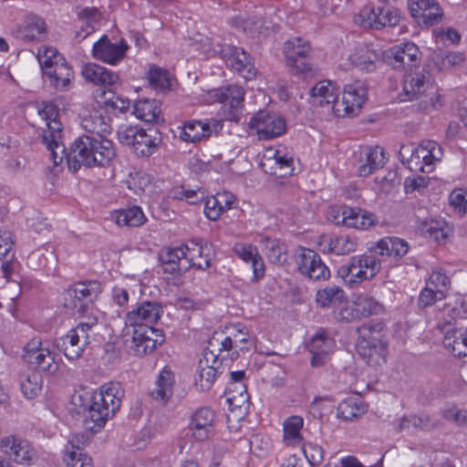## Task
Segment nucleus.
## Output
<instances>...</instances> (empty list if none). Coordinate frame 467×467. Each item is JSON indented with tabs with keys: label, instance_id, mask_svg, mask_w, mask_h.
<instances>
[{
	"label": "nucleus",
	"instance_id": "nucleus-1",
	"mask_svg": "<svg viewBox=\"0 0 467 467\" xmlns=\"http://www.w3.org/2000/svg\"><path fill=\"white\" fill-rule=\"evenodd\" d=\"M123 394L119 383L109 382L96 389L83 388L75 391L71 402L78 413H83L86 429L98 432L119 410Z\"/></svg>",
	"mask_w": 467,
	"mask_h": 467
},
{
	"label": "nucleus",
	"instance_id": "nucleus-2",
	"mask_svg": "<svg viewBox=\"0 0 467 467\" xmlns=\"http://www.w3.org/2000/svg\"><path fill=\"white\" fill-rule=\"evenodd\" d=\"M116 157L112 140L104 136L85 135L75 140L68 160L69 168L76 171L81 166L105 168Z\"/></svg>",
	"mask_w": 467,
	"mask_h": 467
},
{
	"label": "nucleus",
	"instance_id": "nucleus-3",
	"mask_svg": "<svg viewBox=\"0 0 467 467\" xmlns=\"http://www.w3.org/2000/svg\"><path fill=\"white\" fill-rule=\"evenodd\" d=\"M249 329L241 322L228 323L223 329L215 330L206 341V363L209 362L211 355L213 365L210 370L214 375L213 365L218 360H223L230 356V351L234 350L238 355L239 350L246 348L245 344L248 342Z\"/></svg>",
	"mask_w": 467,
	"mask_h": 467
},
{
	"label": "nucleus",
	"instance_id": "nucleus-4",
	"mask_svg": "<svg viewBox=\"0 0 467 467\" xmlns=\"http://www.w3.org/2000/svg\"><path fill=\"white\" fill-rule=\"evenodd\" d=\"M36 109L38 116L45 122L42 131L43 143L49 151L54 164L57 165L62 162L66 153L59 109L50 101L39 103Z\"/></svg>",
	"mask_w": 467,
	"mask_h": 467
},
{
	"label": "nucleus",
	"instance_id": "nucleus-5",
	"mask_svg": "<svg viewBox=\"0 0 467 467\" xmlns=\"http://www.w3.org/2000/svg\"><path fill=\"white\" fill-rule=\"evenodd\" d=\"M401 162L411 171L431 173L443 158V149L435 140H424L417 147L403 145L399 151Z\"/></svg>",
	"mask_w": 467,
	"mask_h": 467
},
{
	"label": "nucleus",
	"instance_id": "nucleus-6",
	"mask_svg": "<svg viewBox=\"0 0 467 467\" xmlns=\"http://www.w3.org/2000/svg\"><path fill=\"white\" fill-rule=\"evenodd\" d=\"M38 63L51 85L58 90H67L75 78L74 71L65 57L52 47L42 46L38 49Z\"/></svg>",
	"mask_w": 467,
	"mask_h": 467
},
{
	"label": "nucleus",
	"instance_id": "nucleus-7",
	"mask_svg": "<svg viewBox=\"0 0 467 467\" xmlns=\"http://www.w3.org/2000/svg\"><path fill=\"white\" fill-rule=\"evenodd\" d=\"M244 99L245 90L238 84H228L206 90V104H221L219 113L227 121L239 122Z\"/></svg>",
	"mask_w": 467,
	"mask_h": 467
},
{
	"label": "nucleus",
	"instance_id": "nucleus-8",
	"mask_svg": "<svg viewBox=\"0 0 467 467\" xmlns=\"http://www.w3.org/2000/svg\"><path fill=\"white\" fill-rule=\"evenodd\" d=\"M381 269V261L376 254L364 253L353 255L337 268V275L348 285H358L373 279Z\"/></svg>",
	"mask_w": 467,
	"mask_h": 467
},
{
	"label": "nucleus",
	"instance_id": "nucleus-9",
	"mask_svg": "<svg viewBox=\"0 0 467 467\" xmlns=\"http://www.w3.org/2000/svg\"><path fill=\"white\" fill-rule=\"evenodd\" d=\"M283 53L286 65L297 76L313 77L317 68L312 62L313 47L309 41L296 36L286 40Z\"/></svg>",
	"mask_w": 467,
	"mask_h": 467
},
{
	"label": "nucleus",
	"instance_id": "nucleus-10",
	"mask_svg": "<svg viewBox=\"0 0 467 467\" xmlns=\"http://www.w3.org/2000/svg\"><path fill=\"white\" fill-rule=\"evenodd\" d=\"M368 99V88L360 80L343 87L341 99L333 106V115L341 119L357 117Z\"/></svg>",
	"mask_w": 467,
	"mask_h": 467
},
{
	"label": "nucleus",
	"instance_id": "nucleus-11",
	"mask_svg": "<svg viewBox=\"0 0 467 467\" xmlns=\"http://www.w3.org/2000/svg\"><path fill=\"white\" fill-rule=\"evenodd\" d=\"M51 346L47 339L34 337L24 347L23 359L44 372L55 374L58 369V360Z\"/></svg>",
	"mask_w": 467,
	"mask_h": 467
},
{
	"label": "nucleus",
	"instance_id": "nucleus-12",
	"mask_svg": "<svg viewBox=\"0 0 467 467\" xmlns=\"http://www.w3.org/2000/svg\"><path fill=\"white\" fill-rule=\"evenodd\" d=\"M451 278L442 268H434L425 280L424 287L420 291L418 306L427 308L442 301L451 289Z\"/></svg>",
	"mask_w": 467,
	"mask_h": 467
},
{
	"label": "nucleus",
	"instance_id": "nucleus-13",
	"mask_svg": "<svg viewBox=\"0 0 467 467\" xmlns=\"http://www.w3.org/2000/svg\"><path fill=\"white\" fill-rule=\"evenodd\" d=\"M400 17V13L396 8L368 4L360 9L355 22L362 27L381 29L386 26H396Z\"/></svg>",
	"mask_w": 467,
	"mask_h": 467
},
{
	"label": "nucleus",
	"instance_id": "nucleus-14",
	"mask_svg": "<svg viewBox=\"0 0 467 467\" xmlns=\"http://www.w3.org/2000/svg\"><path fill=\"white\" fill-rule=\"evenodd\" d=\"M248 130L251 134H255L259 140H273L285 132L286 122L280 116L260 110L250 118Z\"/></svg>",
	"mask_w": 467,
	"mask_h": 467
},
{
	"label": "nucleus",
	"instance_id": "nucleus-15",
	"mask_svg": "<svg viewBox=\"0 0 467 467\" xmlns=\"http://www.w3.org/2000/svg\"><path fill=\"white\" fill-rule=\"evenodd\" d=\"M219 53L226 66L246 81L253 80L257 76L254 58L243 47L235 46L221 47Z\"/></svg>",
	"mask_w": 467,
	"mask_h": 467
},
{
	"label": "nucleus",
	"instance_id": "nucleus-16",
	"mask_svg": "<svg viewBox=\"0 0 467 467\" xmlns=\"http://www.w3.org/2000/svg\"><path fill=\"white\" fill-rule=\"evenodd\" d=\"M260 166L265 173L283 178L293 173L294 160L285 147H269L264 150Z\"/></svg>",
	"mask_w": 467,
	"mask_h": 467
},
{
	"label": "nucleus",
	"instance_id": "nucleus-17",
	"mask_svg": "<svg viewBox=\"0 0 467 467\" xmlns=\"http://www.w3.org/2000/svg\"><path fill=\"white\" fill-rule=\"evenodd\" d=\"M385 58L393 68L411 70L420 66L421 52L417 45L408 41L389 47L385 52Z\"/></svg>",
	"mask_w": 467,
	"mask_h": 467
},
{
	"label": "nucleus",
	"instance_id": "nucleus-18",
	"mask_svg": "<svg viewBox=\"0 0 467 467\" xmlns=\"http://www.w3.org/2000/svg\"><path fill=\"white\" fill-rule=\"evenodd\" d=\"M129 45L126 40L109 39L102 36L92 47L93 57L110 66H117L125 57Z\"/></svg>",
	"mask_w": 467,
	"mask_h": 467
},
{
	"label": "nucleus",
	"instance_id": "nucleus-19",
	"mask_svg": "<svg viewBox=\"0 0 467 467\" xmlns=\"http://www.w3.org/2000/svg\"><path fill=\"white\" fill-rule=\"evenodd\" d=\"M384 328L382 321H370L357 329V347L364 356H372L377 349L386 350V344L381 340V332Z\"/></svg>",
	"mask_w": 467,
	"mask_h": 467
},
{
	"label": "nucleus",
	"instance_id": "nucleus-20",
	"mask_svg": "<svg viewBox=\"0 0 467 467\" xmlns=\"http://www.w3.org/2000/svg\"><path fill=\"white\" fill-rule=\"evenodd\" d=\"M410 16L420 26L438 24L442 16V8L436 0H408Z\"/></svg>",
	"mask_w": 467,
	"mask_h": 467
},
{
	"label": "nucleus",
	"instance_id": "nucleus-21",
	"mask_svg": "<svg viewBox=\"0 0 467 467\" xmlns=\"http://www.w3.org/2000/svg\"><path fill=\"white\" fill-rule=\"evenodd\" d=\"M127 185L130 191L140 196L144 202L152 204L159 201L161 187L144 171L131 172L127 180Z\"/></svg>",
	"mask_w": 467,
	"mask_h": 467
},
{
	"label": "nucleus",
	"instance_id": "nucleus-22",
	"mask_svg": "<svg viewBox=\"0 0 467 467\" xmlns=\"http://www.w3.org/2000/svg\"><path fill=\"white\" fill-rule=\"evenodd\" d=\"M337 347L336 340L324 328H319L310 338L307 349L311 353V366H323Z\"/></svg>",
	"mask_w": 467,
	"mask_h": 467
},
{
	"label": "nucleus",
	"instance_id": "nucleus-23",
	"mask_svg": "<svg viewBox=\"0 0 467 467\" xmlns=\"http://www.w3.org/2000/svg\"><path fill=\"white\" fill-rule=\"evenodd\" d=\"M86 439L83 434L72 433L62 452V462L66 467H93L91 457L82 448Z\"/></svg>",
	"mask_w": 467,
	"mask_h": 467
},
{
	"label": "nucleus",
	"instance_id": "nucleus-24",
	"mask_svg": "<svg viewBox=\"0 0 467 467\" xmlns=\"http://www.w3.org/2000/svg\"><path fill=\"white\" fill-rule=\"evenodd\" d=\"M165 340L161 329L153 327L136 328L132 335V349L138 356H144L153 352L158 346Z\"/></svg>",
	"mask_w": 467,
	"mask_h": 467
},
{
	"label": "nucleus",
	"instance_id": "nucleus-25",
	"mask_svg": "<svg viewBox=\"0 0 467 467\" xmlns=\"http://www.w3.org/2000/svg\"><path fill=\"white\" fill-rule=\"evenodd\" d=\"M0 450L18 464H31L36 456L28 441L14 435L1 438Z\"/></svg>",
	"mask_w": 467,
	"mask_h": 467
},
{
	"label": "nucleus",
	"instance_id": "nucleus-26",
	"mask_svg": "<svg viewBox=\"0 0 467 467\" xmlns=\"http://www.w3.org/2000/svg\"><path fill=\"white\" fill-rule=\"evenodd\" d=\"M300 273L316 281H325L330 277L329 268L323 263L318 254L311 249H304L299 256Z\"/></svg>",
	"mask_w": 467,
	"mask_h": 467
},
{
	"label": "nucleus",
	"instance_id": "nucleus-27",
	"mask_svg": "<svg viewBox=\"0 0 467 467\" xmlns=\"http://www.w3.org/2000/svg\"><path fill=\"white\" fill-rule=\"evenodd\" d=\"M309 95L312 106L327 108L333 112V106L338 102L339 88L335 81L323 79L315 84Z\"/></svg>",
	"mask_w": 467,
	"mask_h": 467
},
{
	"label": "nucleus",
	"instance_id": "nucleus-28",
	"mask_svg": "<svg viewBox=\"0 0 467 467\" xmlns=\"http://www.w3.org/2000/svg\"><path fill=\"white\" fill-rule=\"evenodd\" d=\"M234 256L244 264L250 265L253 270V281H258L265 276V262L255 245L249 243L237 242L232 247Z\"/></svg>",
	"mask_w": 467,
	"mask_h": 467
},
{
	"label": "nucleus",
	"instance_id": "nucleus-29",
	"mask_svg": "<svg viewBox=\"0 0 467 467\" xmlns=\"http://www.w3.org/2000/svg\"><path fill=\"white\" fill-rule=\"evenodd\" d=\"M81 76L87 82L109 88H116L120 81L116 72L93 62L82 65Z\"/></svg>",
	"mask_w": 467,
	"mask_h": 467
},
{
	"label": "nucleus",
	"instance_id": "nucleus-30",
	"mask_svg": "<svg viewBox=\"0 0 467 467\" xmlns=\"http://www.w3.org/2000/svg\"><path fill=\"white\" fill-rule=\"evenodd\" d=\"M161 317L159 305L151 302H143L135 309L129 311L126 315L125 324L134 329L144 327H152Z\"/></svg>",
	"mask_w": 467,
	"mask_h": 467
},
{
	"label": "nucleus",
	"instance_id": "nucleus-31",
	"mask_svg": "<svg viewBox=\"0 0 467 467\" xmlns=\"http://www.w3.org/2000/svg\"><path fill=\"white\" fill-rule=\"evenodd\" d=\"M101 292L100 284L97 281L80 282L72 285L67 291V296L72 298V307L78 308L79 312H84L88 303H92Z\"/></svg>",
	"mask_w": 467,
	"mask_h": 467
},
{
	"label": "nucleus",
	"instance_id": "nucleus-32",
	"mask_svg": "<svg viewBox=\"0 0 467 467\" xmlns=\"http://www.w3.org/2000/svg\"><path fill=\"white\" fill-rule=\"evenodd\" d=\"M386 161L384 150L379 146H366L359 153L358 174L367 177L381 169Z\"/></svg>",
	"mask_w": 467,
	"mask_h": 467
},
{
	"label": "nucleus",
	"instance_id": "nucleus-33",
	"mask_svg": "<svg viewBox=\"0 0 467 467\" xmlns=\"http://www.w3.org/2000/svg\"><path fill=\"white\" fill-rule=\"evenodd\" d=\"M223 394L229 410L233 413L236 412L239 419L243 418L250 407V397L246 384L237 383L235 386L228 384Z\"/></svg>",
	"mask_w": 467,
	"mask_h": 467
},
{
	"label": "nucleus",
	"instance_id": "nucleus-34",
	"mask_svg": "<svg viewBox=\"0 0 467 467\" xmlns=\"http://www.w3.org/2000/svg\"><path fill=\"white\" fill-rule=\"evenodd\" d=\"M176 382L174 371L169 366H164L158 373L150 395L157 401L166 403L173 395Z\"/></svg>",
	"mask_w": 467,
	"mask_h": 467
},
{
	"label": "nucleus",
	"instance_id": "nucleus-35",
	"mask_svg": "<svg viewBox=\"0 0 467 467\" xmlns=\"http://www.w3.org/2000/svg\"><path fill=\"white\" fill-rule=\"evenodd\" d=\"M85 109L81 117L82 127L98 136H104L111 131V120L102 113V109Z\"/></svg>",
	"mask_w": 467,
	"mask_h": 467
},
{
	"label": "nucleus",
	"instance_id": "nucleus-36",
	"mask_svg": "<svg viewBox=\"0 0 467 467\" xmlns=\"http://www.w3.org/2000/svg\"><path fill=\"white\" fill-rule=\"evenodd\" d=\"M236 201L235 195L229 191L218 192L206 198V218L217 220L224 212L234 208Z\"/></svg>",
	"mask_w": 467,
	"mask_h": 467
},
{
	"label": "nucleus",
	"instance_id": "nucleus-37",
	"mask_svg": "<svg viewBox=\"0 0 467 467\" xmlns=\"http://www.w3.org/2000/svg\"><path fill=\"white\" fill-rule=\"evenodd\" d=\"M408 251V243L403 239L393 236L383 237L369 248L370 253L389 258H401Z\"/></svg>",
	"mask_w": 467,
	"mask_h": 467
},
{
	"label": "nucleus",
	"instance_id": "nucleus-38",
	"mask_svg": "<svg viewBox=\"0 0 467 467\" xmlns=\"http://www.w3.org/2000/svg\"><path fill=\"white\" fill-rule=\"evenodd\" d=\"M93 99L98 107L113 113H126L130 107V99L117 96L109 89H97L93 92Z\"/></svg>",
	"mask_w": 467,
	"mask_h": 467
},
{
	"label": "nucleus",
	"instance_id": "nucleus-39",
	"mask_svg": "<svg viewBox=\"0 0 467 467\" xmlns=\"http://www.w3.org/2000/svg\"><path fill=\"white\" fill-rule=\"evenodd\" d=\"M109 219L119 226L140 227L147 222V217L138 205L114 210L109 214Z\"/></svg>",
	"mask_w": 467,
	"mask_h": 467
},
{
	"label": "nucleus",
	"instance_id": "nucleus-40",
	"mask_svg": "<svg viewBox=\"0 0 467 467\" xmlns=\"http://www.w3.org/2000/svg\"><path fill=\"white\" fill-rule=\"evenodd\" d=\"M77 328L70 329L66 335L56 339L55 345L68 360L78 359L83 352V345L80 343Z\"/></svg>",
	"mask_w": 467,
	"mask_h": 467
},
{
	"label": "nucleus",
	"instance_id": "nucleus-41",
	"mask_svg": "<svg viewBox=\"0 0 467 467\" xmlns=\"http://www.w3.org/2000/svg\"><path fill=\"white\" fill-rule=\"evenodd\" d=\"M304 419L299 415H292L283 422V442L285 446L296 448L303 444L304 438L301 431Z\"/></svg>",
	"mask_w": 467,
	"mask_h": 467
},
{
	"label": "nucleus",
	"instance_id": "nucleus-42",
	"mask_svg": "<svg viewBox=\"0 0 467 467\" xmlns=\"http://www.w3.org/2000/svg\"><path fill=\"white\" fill-rule=\"evenodd\" d=\"M465 61V55L459 51H438L431 58V67L439 72H449L453 68L462 67Z\"/></svg>",
	"mask_w": 467,
	"mask_h": 467
},
{
	"label": "nucleus",
	"instance_id": "nucleus-43",
	"mask_svg": "<svg viewBox=\"0 0 467 467\" xmlns=\"http://www.w3.org/2000/svg\"><path fill=\"white\" fill-rule=\"evenodd\" d=\"M348 59L359 70L370 72L374 71L377 67L379 54L368 46L362 45L355 47Z\"/></svg>",
	"mask_w": 467,
	"mask_h": 467
},
{
	"label": "nucleus",
	"instance_id": "nucleus-44",
	"mask_svg": "<svg viewBox=\"0 0 467 467\" xmlns=\"http://www.w3.org/2000/svg\"><path fill=\"white\" fill-rule=\"evenodd\" d=\"M418 231L425 238L441 243L449 237L451 229L445 220L428 219L420 223Z\"/></svg>",
	"mask_w": 467,
	"mask_h": 467
},
{
	"label": "nucleus",
	"instance_id": "nucleus-45",
	"mask_svg": "<svg viewBox=\"0 0 467 467\" xmlns=\"http://www.w3.org/2000/svg\"><path fill=\"white\" fill-rule=\"evenodd\" d=\"M100 13L95 7H85L78 13L76 37L78 40L86 38L99 26Z\"/></svg>",
	"mask_w": 467,
	"mask_h": 467
},
{
	"label": "nucleus",
	"instance_id": "nucleus-46",
	"mask_svg": "<svg viewBox=\"0 0 467 467\" xmlns=\"http://www.w3.org/2000/svg\"><path fill=\"white\" fill-rule=\"evenodd\" d=\"M149 85L156 91L171 90L176 84L174 76L167 69L151 65L147 72Z\"/></svg>",
	"mask_w": 467,
	"mask_h": 467
},
{
	"label": "nucleus",
	"instance_id": "nucleus-47",
	"mask_svg": "<svg viewBox=\"0 0 467 467\" xmlns=\"http://www.w3.org/2000/svg\"><path fill=\"white\" fill-rule=\"evenodd\" d=\"M445 348L455 357L467 356V327L447 331L443 338Z\"/></svg>",
	"mask_w": 467,
	"mask_h": 467
},
{
	"label": "nucleus",
	"instance_id": "nucleus-48",
	"mask_svg": "<svg viewBox=\"0 0 467 467\" xmlns=\"http://www.w3.org/2000/svg\"><path fill=\"white\" fill-rule=\"evenodd\" d=\"M377 222L375 214L363 211L360 208L349 207L347 210L344 225L358 230H367L375 225Z\"/></svg>",
	"mask_w": 467,
	"mask_h": 467
},
{
	"label": "nucleus",
	"instance_id": "nucleus-49",
	"mask_svg": "<svg viewBox=\"0 0 467 467\" xmlns=\"http://www.w3.org/2000/svg\"><path fill=\"white\" fill-rule=\"evenodd\" d=\"M133 114L144 122H155L161 115L160 102L153 99H139L133 105Z\"/></svg>",
	"mask_w": 467,
	"mask_h": 467
},
{
	"label": "nucleus",
	"instance_id": "nucleus-50",
	"mask_svg": "<svg viewBox=\"0 0 467 467\" xmlns=\"http://www.w3.org/2000/svg\"><path fill=\"white\" fill-rule=\"evenodd\" d=\"M368 411V405L360 398H347L337 406V417L344 420L358 419Z\"/></svg>",
	"mask_w": 467,
	"mask_h": 467
},
{
	"label": "nucleus",
	"instance_id": "nucleus-51",
	"mask_svg": "<svg viewBox=\"0 0 467 467\" xmlns=\"http://www.w3.org/2000/svg\"><path fill=\"white\" fill-rule=\"evenodd\" d=\"M161 142L160 133L154 129H149L141 131L135 147V154L139 156H150L159 148Z\"/></svg>",
	"mask_w": 467,
	"mask_h": 467
},
{
	"label": "nucleus",
	"instance_id": "nucleus-52",
	"mask_svg": "<svg viewBox=\"0 0 467 467\" xmlns=\"http://www.w3.org/2000/svg\"><path fill=\"white\" fill-rule=\"evenodd\" d=\"M425 75L420 72L407 74L403 80L402 93L400 95L401 101H411L424 89Z\"/></svg>",
	"mask_w": 467,
	"mask_h": 467
},
{
	"label": "nucleus",
	"instance_id": "nucleus-53",
	"mask_svg": "<svg viewBox=\"0 0 467 467\" xmlns=\"http://www.w3.org/2000/svg\"><path fill=\"white\" fill-rule=\"evenodd\" d=\"M264 253L269 262L273 264L282 263L285 261L287 252L286 244L280 239L270 236H264L259 241Z\"/></svg>",
	"mask_w": 467,
	"mask_h": 467
},
{
	"label": "nucleus",
	"instance_id": "nucleus-54",
	"mask_svg": "<svg viewBox=\"0 0 467 467\" xmlns=\"http://www.w3.org/2000/svg\"><path fill=\"white\" fill-rule=\"evenodd\" d=\"M358 248L355 237L348 234L333 235L327 241L325 250L329 254L345 255L353 253Z\"/></svg>",
	"mask_w": 467,
	"mask_h": 467
},
{
	"label": "nucleus",
	"instance_id": "nucleus-55",
	"mask_svg": "<svg viewBox=\"0 0 467 467\" xmlns=\"http://www.w3.org/2000/svg\"><path fill=\"white\" fill-rule=\"evenodd\" d=\"M345 292L337 285L327 286L319 289L316 295V302L320 307H330L334 309L340 305L345 298Z\"/></svg>",
	"mask_w": 467,
	"mask_h": 467
},
{
	"label": "nucleus",
	"instance_id": "nucleus-56",
	"mask_svg": "<svg viewBox=\"0 0 467 467\" xmlns=\"http://www.w3.org/2000/svg\"><path fill=\"white\" fill-rule=\"evenodd\" d=\"M44 21L37 16H28L16 31V37L26 41L37 39L45 30Z\"/></svg>",
	"mask_w": 467,
	"mask_h": 467
},
{
	"label": "nucleus",
	"instance_id": "nucleus-57",
	"mask_svg": "<svg viewBox=\"0 0 467 467\" xmlns=\"http://www.w3.org/2000/svg\"><path fill=\"white\" fill-rule=\"evenodd\" d=\"M143 128L138 124L124 123L118 127L117 139L122 145L128 146L135 152V147Z\"/></svg>",
	"mask_w": 467,
	"mask_h": 467
},
{
	"label": "nucleus",
	"instance_id": "nucleus-58",
	"mask_svg": "<svg viewBox=\"0 0 467 467\" xmlns=\"http://www.w3.org/2000/svg\"><path fill=\"white\" fill-rule=\"evenodd\" d=\"M178 130L182 140L195 143L204 136V123L201 120H189L178 127Z\"/></svg>",
	"mask_w": 467,
	"mask_h": 467
},
{
	"label": "nucleus",
	"instance_id": "nucleus-59",
	"mask_svg": "<svg viewBox=\"0 0 467 467\" xmlns=\"http://www.w3.org/2000/svg\"><path fill=\"white\" fill-rule=\"evenodd\" d=\"M355 300L360 318L379 315L384 311L383 305L372 296L359 295Z\"/></svg>",
	"mask_w": 467,
	"mask_h": 467
},
{
	"label": "nucleus",
	"instance_id": "nucleus-60",
	"mask_svg": "<svg viewBox=\"0 0 467 467\" xmlns=\"http://www.w3.org/2000/svg\"><path fill=\"white\" fill-rule=\"evenodd\" d=\"M333 315L338 321L351 322L360 319L356 300H348L346 296L342 303L334 309Z\"/></svg>",
	"mask_w": 467,
	"mask_h": 467
},
{
	"label": "nucleus",
	"instance_id": "nucleus-61",
	"mask_svg": "<svg viewBox=\"0 0 467 467\" xmlns=\"http://www.w3.org/2000/svg\"><path fill=\"white\" fill-rule=\"evenodd\" d=\"M43 379L38 372H31L21 380V391L26 399H33L42 389Z\"/></svg>",
	"mask_w": 467,
	"mask_h": 467
},
{
	"label": "nucleus",
	"instance_id": "nucleus-62",
	"mask_svg": "<svg viewBox=\"0 0 467 467\" xmlns=\"http://www.w3.org/2000/svg\"><path fill=\"white\" fill-rule=\"evenodd\" d=\"M169 197L175 200H185L191 204H195L204 199V192L201 189L190 190L183 186H177L169 192Z\"/></svg>",
	"mask_w": 467,
	"mask_h": 467
},
{
	"label": "nucleus",
	"instance_id": "nucleus-63",
	"mask_svg": "<svg viewBox=\"0 0 467 467\" xmlns=\"http://www.w3.org/2000/svg\"><path fill=\"white\" fill-rule=\"evenodd\" d=\"M433 424L426 415H410L403 417L400 423V430H410V428L420 430H430Z\"/></svg>",
	"mask_w": 467,
	"mask_h": 467
},
{
	"label": "nucleus",
	"instance_id": "nucleus-64",
	"mask_svg": "<svg viewBox=\"0 0 467 467\" xmlns=\"http://www.w3.org/2000/svg\"><path fill=\"white\" fill-rule=\"evenodd\" d=\"M450 205L459 214L467 213V189L456 188L449 196Z\"/></svg>",
	"mask_w": 467,
	"mask_h": 467
}]
</instances>
